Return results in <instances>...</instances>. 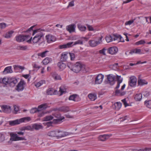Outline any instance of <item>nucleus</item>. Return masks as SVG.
Returning a JSON list of instances; mask_svg holds the SVG:
<instances>
[{
	"label": "nucleus",
	"instance_id": "obj_1",
	"mask_svg": "<svg viewBox=\"0 0 151 151\" xmlns=\"http://www.w3.org/2000/svg\"><path fill=\"white\" fill-rule=\"evenodd\" d=\"M85 41H87V38L85 37H82L80 38V39L78 40L76 42H70L66 44L60 45L59 48L60 49L66 48L70 47L73 46L77 44L82 45L83 44V42Z\"/></svg>",
	"mask_w": 151,
	"mask_h": 151
},
{
	"label": "nucleus",
	"instance_id": "obj_2",
	"mask_svg": "<svg viewBox=\"0 0 151 151\" xmlns=\"http://www.w3.org/2000/svg\"><path fill=\"white\" fill-rule=\"evenodd\" d=\"M32 39V42L34 43H36L41 42L43 40L44 34L40 32V29H37L35 30L33 32L32 35L35 34Z\"/></svg>",
	"mask_w": 151,
	"mask_h": 151
},
{
	"label": "nucleus",
	"instance_id": "obj_3",
	"mask_svg": "<svg viewBox=\"0 0 151 151\" xmlns=\"http://www.w3.org/2000/svg\"><path fill=\"white\" fill-rule=\"evenodd\" d=\"M67 66L71 70L75 73L78 72L81 69V64L78 62L76 63L74 65L71 63H68Z\"/></svg>",
	"mask_w": 151,
	"mask_h": 151
},
{
	"label": "nucleus",
	"instance_id": "obj_4",
	"mask_svg": "<svg viewBox=\"0 0 151 151\" xmlns=\"http://www.w3.org/2000/svg\"><path fill=\"white\" fill-rule=\"evenodd\" d=\"M16 40L19 42H23L24 41H27L28 43L31 42L32 37H30L29 35H20L17 36L15 37Z\"/></svg>",
	"mask_w": 151,
	"mask_h": 151
},
{
	"label": "nucleus",
	"instance_id": "obj_5",
	"mask_svg": "<svg viewBox=\"0 0 151 151\" xmlns=\"http://www.w3.org/2000/svg\"><path fill=\"white\" fill-rule=\"evenodd\" d=\"M10 135L11 137L10 139V141L8 142V143L11 144V143L10 141H17L24 139V137H19L17 134L13 133H11Z\"/></svg>",
	"mask_w": 151,
	"mask_h": 151
},
{
	"label": "nucleus",
	"instance_id": "obj_6",
	"mask_svg": "<svg viewBox=\"0 0 151 151\" xmlns=\"http://www.w3.org/2000/svg\"><path fill=\"white\" fill-rule=\"evenodd\" d=\"M56 137L57 138H59L68 135V133L63 131L57 130H56Z\"/></svg>",
	"mask_w": 151,
	"mask_h": 151
},
{
	"label": "nucleus",
	"instance_id": "obj_7",
	"mask_svg": "<svg viewBox=\"0 0 151 151\" xmlns=\"http://www.w3.org/2000/svg\"><path fill=\"white\" fill-rule=\"evenodd\" d=\"M25 84V82L22 80H21L18 84L16 90L18 91H21L23 90L24 88V85Z\"/></svg>",
	"mask_w": 151,
	"mask_h": 151
},
{
	"label": "nucleus",
	"instance_id": "obj_8",
	"mask_svg": "<svg viewBox=\"0 0 151 151\" xmlns=\"http://www.w3.org/2000/svg\"><path fill=\"white\" fill-rule=\"evenodd\" d=\"M107 83L111 85H113L114 82V80L115 78V76L112 74H110L107 76Z\"/></svg>",
	"mask_w": 151,
	"mask_h": 151
},
{
	"label": "nucleus",
	"instance_id": "obj_9",
	"mask_svg": "<svg viewBox=\"0 0 151 151\" xmlns=\"http://www.w3.org/2000/svg\"><path fill=\"white\" fill-rule=\"evenodd\" d=\"M1 109L2 112L6 113H9L11 112V107L7 105H3L1 106Z\"/></svg>",
	"mask_w": 151,
	"mask_h": 151
},
{
	"label": "nucleus",
	"instance_id": "obj_10",
	"mask_svg": "<svg viewBox=\"0 0 151 151\" xmlns=\"http://www.w3.org/2000/svg\"><path fill=\"white\" fill-rule=\"evenodd\" d=\"M104 76L101 74H99L96 76L95 78V82L96 84H100L102 82Z\"/></svg>",
	"mask_w": 151,
	"mask_h": 151
},
{
	"label": "nucleus",
	"instance_id": "obj_11",
	"mask_svg": "<svg viewBox=\"0 0 151 151\" xmlns=\"http://www.w3.org/2000/svg\"><path fill=\"white\" fill-rule=\"evenodd\" d=\"M101 39V38H100L98 41L93 40H90L88 42L89 44L91 46L95 47L101 43L102 42Z\"/></svg>",
	"mask_w": 151,
	"mask_h": 151
},
{
	"label": "nucleus",
	"instance_id": "obj_12",
	"mask_svg": "<svg viewBox=\"0 0 151 151\" xmlns=\"http://www.w3.org/2000/svg\"><path fill=\"white\" fill-rule=\"evenodd\" d=\"M45 38L47 42L48 43L54 42L56 40L55 37L51 34L47 35Z\"/></svg>",
	"mask_w": 151,
	"mask_h": 151
},
{
	"label": "nucleus",
	"instance_id": "obj_13",
	"mask_svg": "<svg viewBox=\"0 0 151 151\" xmlns=\"http://www.w3.org/2000/svg\"><path fill=\"white\" fill-rule=\"evenodd\" d=\"M69 100L73 101L75 102H78L81 100V98L78 95L74 94L70 96Z\"/></svg>",
	"mask_w": 151,
	"mask_h": 151
},
{
	"label": "nucleus",
	"instance_id": "obj_14",
	"mask_svg": "<svg viewBox=\"0 0 151 151\" xmlns=\"http://www.w3.org/2000/svg\"><path fill=\"white\" fill-rule=\"evenodd\" d=\"M137 79L135 77L132 76L130 78L129 82V86L131 87H134L136 84Z\"/></svg>",
	"mask_w": 151,
	"mask_h": 151
},
{
	"label": "nucleus",
	"instance_id": "obj_15",
	"mask_svg": "<svg viewBox=\"0 0 151 151\" xmlns=\"http://www.w3.org/2000/svg\"><path fill=\"white\" fill-rule=\"evenodd\" d=\"M76 25L74 24H71L68 25L66 27V29L70 33L75 32Z\"/></svg>",
	"mask_w": 151,
	"mask_h": 151
},
{
	"label": "nucleus",
	"instance_id": "obj_16",
	"mask_svg": "<svg viewBox=\"0 0 151 151\" xmlns=\"http://www.w3.org/2000/svg\"><path fill=\"white\" fill-rule=\"evenodd\" d=\"M109 53L111 55L116 54L118 51V48L116 47H112L108 48Z\"/></svg>",
	"mask_w": 151,
	"mask_h": 151
},
{
	"label": "nucleus",
	"instance_id": "obj_17",
	"mask_svg": "<svg viewBox=\"0 0 151 151\" xmlns=\"http://www.w3.org/2000/svg\"><path fill=\"white\" fill-rule=\"evenodd\" d=\"M48 107V104L47 103L39 105L37 107L38 112L44 110Z\"/></svg>",
	"mask_w": 151,
	"mask_h": 151
},
{
	"label": "nucleus",
	"instance_id": "obj_18",
	"mask_svg": "<svg viewBox=\"0 0 151 151\" xmlns=\"http://www.w3.org/2000/svg\"><path fill=\"white\" fill-rule=\"evenodd\" d=\"M111 135L104 134L99 136L98 137L99 139L101 141H104L110 137Z\"/></svg>",
	"mask_w": 151,
	"mask_h": 151
},
{
	"label": "nucleus",
	"instance_id": "obj_19",
	"mask_svg": "<svg viewBox=\"0 0 151 151\" xmlns=\"http://www.w3.org/2000/svg\"><path fill=\"white\" fill-rule=\"evenodd\" d=\"M129 53L132 55L134 53L139 54H144V53H142L141 52V49L137 48H135L131 50L129 52Z\"/></svg>",
	"mask_w": 151,
	"mask_h": 151
},
{
	"label": "nucleus",
	"instance_id": "obj_20",
	"mask_svg": "<svg viewBox=\"0 0 151 151\" xmlns=\"http://www.w3.org/2000/svg\"><path fill=\"white\" fill-rule=\"evenodd\" d=\"M59 92L60 94V95H62L63 93H65L66 92V89L67 87L65 85H62L60 87Z\"/></svg>",
	"mask_w": 151,
	"mask_h": 151
},
{
	"label": "nucleus",
	"instance_id": "obj_21",
	"mask_svg": "<svg viewBox=\"0 0 151 151\" xmlns=\"http://www.w3.org/2000/svg\"><path fill=\"white\" fill-rule=\"evenodd\" d=\"M33 129L36 130H38L40 129H42L43 128V126L41 124L35 123L32 125Z\"/></svg>",
	"mask_w": 151,
	"mask_h": 151
},
{
	"label": "nucleus",
	"instance_id": "obj_22",
	"mask_svg": "<svg viewBox=\"0 0 151 151\" xmlns=\"http://www.w3.org/2000/svg\"><path fill=\"white\" fill-rule=\"evenodd\" d=\"M49 51L48 50H45L44 51L38 53L37 55L38 56L40 57L41 58H44L49 54Z\"/></svg>",
	"mask_w": 151,
	"mask_h": 151
},
{
	"label": "nucleus",
	"instance_id": "obj_23",
	"mask_svg": "<svg viewBox=\"0 0 151 151\" xmlns=\"http://www.w3.org/2000/svg\"><path fill=\"white\" fill-rule=\"evenodd\" d=\"M0 83L6 85L9 83V79L6 77L1 78H0Z\"/></svg>",
	"mask_w": 151,
	"mask_h": 151
},
{
	"label": "nucleus",
	"instance_id": "obj_24",
	"mask_svg": "<svg viewBox=\"0 0 151 151\" xmlns=\"http://www.w3.org/2000/svg\"><path fill=\"white\" fill-rule=\"evenodd\" d=\"M52 115L57 118L56 119H53L52 122V123H56L61 120V119L60 118V115L59 114L55 113L52 114Z\"/></svg>",
	"mask_w": 151,
	"mask_h": 151
},
{
	"label": "nucleus",
	"instance_id": "obj_25",
	"mask_svg": "<svg viewBox=\"0 0 151 151\" xmlns=\"http://www.w3.org/2000/svg\"><path fill=\"white\" fill-rule=\"evenodd\" d=\"M68 56V53L67 52H63L61 55V59L63 61H66Z\"/></svg>",
	"mask_w": 151,
	"mask_h": 151
},
{
	"label": "nucleus",
	"instance_id": "obj_26",
	"mask_svg": "<svg viewBox=\"0 0 151 151\" xmlns=\"http://www.w3.org/2000/svg\"><path fill=\"white\" fill-rule=\"evenodd\" d=\"M21 123L20 119L14 121H9V124L12 126H14L20 124Z\"/></svg>",
	"mask_w": 151,
	"mask_h": 151
},
{
	"label": "nucleus",
	"instance_id": "obj_27",
	"mask_svg": "<svg viewBox=\"0 0 151 151\" xmlns=\"http://www.w3.org/2000/svg\"><path fill=\"white\" fill-rule=\"evenodd\" d=\"M13 72L11 66H8L6 67L3 71L4 74L11 73Z\"/></svg>",
	"mask_w": 151,
	"mask_h": 151
},
{
	"label": "nucleus",
	"instance_id": "obj_28",
	"mask_svg": "<svg viewBox=\"0 0 151 151\" xmlns=\"http://www.w3.org/2000/svg\"><path fill=\"white\" fill-rule=\"evenodd\" d=\"M89 99L92 101H94L97 99L96 95L95 93H90L88 95Z\"/></svg>",
	"mask_w": 151,
	"mask_h": 151
},
{
	"label": "nucleus",
	"instance_id": "obj_29",
	"mask_svg": "<svg viewBox=\"0 0 151 151\" xmlns=\"http://www.w3.org/2000/svg\"><path fill=\"white\" fill-rule=\"evenodd\" d=\"M112 41L113 40H116L118 39H119L120 40L121 42H124V40L122 39V38L120 35H112Z\"/></svg>",
	"mask_w": 151,
	"mask_h": 151
},
{
	"label": "nucleus",
	"instance_id": "obj_30",
	"mask_svg": "<svg viewBox=\"0 0 151 151\" xmlns=\"http://www.w3.org/2000/svg\"><path fill=\"white\" fill-rule=\"evenodd\" d=\"M59 110L65 112H68L70 111L68 107L63 106L59 108Z\"/></svg>",
	"mask_w": 151,
	"mask_h": 151
},
{
	"label": "nucleus",
	"instance_id": "obj_31",
	"mask_svg": "<svg viewBox=\"0 0 151 151\" xmlns=\"http://www.w3.org/2000/svg\"><path fill=\"white\" fill-rule=\"evenodd\" d=\"M58 65L61 70H63L66 67L65 64L62 62H59L58 64Z\"/></svg>",
	"mask_w": 151,
	"mask_h": 151
},
{
	"label": "nucleus",
	"instance_id": "obj_32",
	"mask_svg": "<svg viewBox=\"0 0 151 151\" xmlns=\"http://www.w3.org/2000/svg\"><path fill=\"white\" fill-rule=\"evenodd\" d=\"M52 61V59L51 58L47 57L43 60L42 62L44 65H46L51 62Z\"/></svg>",
	"mask_w": 151,
	"mask_h": 151
},
{
	"label": "nucleus",
	"instance_id": "obj_33",
	"mask_svg": "<svg viewBox=\"0 0 151 151\" xmlns=\"http://www.w3.org/2000/svg\"><path fill=\"white\" fill-rule=\"evenodd\" d=\"M56 130L53 131L49 132L47 134V135L50 137H56Z\"/></svg>",
	"mask_w": 151,
	"mask_h": 151
},
{
	"label": "nucleus",
	"instance_id": "obj_34",
	"mask_svg": "<svg viewBox=\"0 0 151 151\" xmlns=\"http://www.w3.org/2000/svg\"><path fill=\"white\" fill-rule=\"evenodd\" d=\"M142 94L139 93V94H136L134 97V99L136 101H140L142 99Z\"/></svg>",
	"mask_w": 151,
	"mask_h": 151
},
{
	"label": "nucleus",
	"instance_id": "obj_35",
	"mask_svg": "<svg viewBox=\"0 0 151 151\" xmlns=\"http://www.w3.org/2000/svg\"><path fill=\"white\" fill-rule=\"evenodd\" d=\"M53 118V117L51 115L46 116L42 119L43 121H47L51 120Z\"/></svg>",
	"mask_w": 151,
	"mask_h": 151
},
{
	"label": "nucleus",
	"instance_id": "obj_36",
	"mask_svg": "<svg viewBox=\"0 0 151 151\" xmlns=\"http://www.w3.org/2000/svg\"><path fill=\"white\" fill-rule=\"evenodd\" d=\"M145 105L147 108L151 109V100L145 101Z\"/></svg>",
	"mask_w": 151,
	"mask_h": 151
},
{
	"label": "nucleus",
	"instance_id": "obj_37",
	"mask_svg": "<svg viewBox=\"0 0 151 151\" xmlns=\"http://www.w3.org/2000/svg\"><path fill=\"white\" fill-rule=\"evenodd\" d=\"M20 119L21 123L27 122L30 121L31 120V118L30 117L28 116L21 118Z\"/></svg>",
	"mask_w": 151,
	"mask_h": 151
},
{
	"label": "nucleus",
	"instance_id": "obj_38",
	"mask_svg": "<svg viewBox=\"0 0 151 151\" xmlns=\"http://www.w3.org/2000/svg\"><path fill=\"white\" fill-rule=\"evenodd\" d=\"M77 27L81 31H85L86 29V27L80 24H78Z\"/></svg>",
	"mask_w": 151,
	"mask_h": 151
},
{
	"label": "nucleus",
	"instance_id": "obj_39",
	"mask_svg": "<svg viewBox=\"0 0 151 151\" xmlns=\"http://www.w3.org/2000/svg\"><path fill=\"white\" fill-rule=\"evenodd\" d=\"M138 83L139 85L143 86L145 84H147V82L145 80L140 79L138 80Z\"/></svg>",
	"mask_w": 151,
	"mask_h": 151
},
{
	"label": "nucleus",
	"instance_id": "obj_40",
	"mask_svg": "<svg viewBox=\"0 0 151 151\" xmlns=\"http://www.w3.org/2000/svg\"><path fill=\"white\" fill-rule=\"evenodd\" d=\"M14 32V31H9L6 34L4 37L7 38H10L12 37V34Z\"/></svg>",
	"mask_w": 151,
	"mask_h": 151
},
{
	"label": "nucleus",
	"instance_id": "obj_41",
	"mask_svg": "<svg viewBox=\"0 0 151 151\" xmlns=\"http://www.w3.org/2000/svg\"><path fill=\"white\" fill-rule=\"evenodd\" d=\"M122 103L120 102H117L114 104L115 109L116 110H119L122 106Z\"/></svg>",
	"mask_w": 151,
	"mask_h": 151
},
{
	"label": "nucleus",
	"instance_id": "obj_42",
	"mask_svg": "<svg viewBox=\"0 0 151 151\" xmlns=\"http://www.w3.org/2000/svg\"><path fill=\"white\" fill-rule=\"evenodd\" d=\"M45 83V81L44 80H42L38 82H37L35 84V86L37 87H39L41 86L43 83Z\"/></svg>",
	"mask_w": 151,
	"mask_h": 151
},
{
	"label": "nucleus",
	"instance_id": "obj_43",
	"mask_svg": "<svg viewBox=\"0 0 151 151\" xmlns=\"http://www.w3.org/2000/svg\"><path fill=\"white\" fill-rule=\"evenodd\" d=\"M81 70H82L83 72H86L88 71V68L84 65L81 64Z\"/></svg>",
	"mask_w": 151,
	"mask_h": 151
},
{
	"label": "nucleus",
	"instance_id": "obj_44",
	"mask_svg": "<svg viewBox=\"0 0 151 151\" xmlns=\"http://www.w3.org/2000/svg\"><path fill=\"white\" fill-rule=\"evenodd\" d=\"M17 49L19 50H25L27 49V46H19L17 47Z\"/></svg>",
	"mask_w": 151,
	"mask_h": 151
},
{
	"label": "nucleus",
	"instance_id": "obj_45",
	"mask_svg": "<svg viewBox=\"0 0 151 151\" xmlns=\"http://www.w3.org/2000/svg\"><path fill=\"white\" fill-rule=\"evenodd\" d=\"M53 78L56 80H61V78L60 75L56 73H54L52 75Z\"/></svg>",
	"mask_w": 151,
	"mask_h": 151
},
{
	"label": "nucleus",
	"instance_id": "obj_46",
	"mask_svg": "<svg viewBox=\"0 0 151 151\" xmlns=\"http://www.w3.org/2000/svg\"><path fill=\"white\" fill-rule=\"evenodd\" d=\"M14 111H13V112L14 114H16L18 113L19 111V108L18 106L16 105H14Z\"/></svg>",
	"mask_w": 151,
	"mask_h": 151
},
{
	"label": "nucleus",
	"instance_id": "obj_47",
	"mask_svg": "<svg viewBox=\"0 0 151 151\" xmlns=\"http://www.w3.org/2000/svg\"><path fill=\"white\" fill-rule=\"evenodd\" d=\"M106 42L108 43L112 41V35H109L106 36Z\"/></svg>",
	"mask_w": 151,
	"mask_h": 151
},
{
	"label": "nucleus",
	"instance_id": "obj_48",
	"mask_svg": "<svg viewBox=\"0 0 151 151\" xmlns=\"http://www.w3.org/2000/svg\"><path fill=\"white\" fill-rule=\"evenodd\" d=\"M145 43V42L143 40H141L135 43V45H143Z\"/></svg>",
	"mask_w": 151,
	"mask_h": 151
},
{
	"label": "nucleus",
	"instance_id": "obj_49",
	"mask_svg": "<svg viewBox=\"0 0 151 151\" xmlns=\"http://www.w3.org/2000/svg\"><path fill=\"white\" fill-rule=\"evenodd\" d=\"M32 129V127L29 126H27L26 127H22L21 129V130H31Z\"/></svg>",
	"mask_w": 151,
	"mask_h": 151
},
{
	"label": "nucleus",
	"instance_id": "obj_50",
	"mask_svg": "<svg viewBox=\"0 0 151 151\" xmlns=\"http://www.w3.org/2000/svg\"><path fill=\"white\" fill-rule=\"evenodd\" d=\"M5 140V135L2 133H0V142H3Z\"/></svg>",
	"mask_w": 151,
	"mask_h": 151
},
{
	"label": "nucleus",
	"instance_id": "obj_51",
	"mask_svg": "<svg viewBox=\"0 0 151 151\" xmlns=\"http://www.w3.org/2000/svg\"><path fill=\"white\" fill-rule=\"evenodd\" d=\"M150 17H142L141 19L142 23H143L145 21H146V22H147L148 24L149 23L148 19H149Z\"/></svg>",
	"mask_w": 151,
	"mask_h": 151
},
{
	"label": "nucleus",
	"instance_id": "obj_52",
	"mask_svg": "<svg viewBox=\"0 0 151 151\" xmlns=\"http://www.w3.org/2000/svg\"><path fill=\"white\" fill-rule=\"evenodd\" d=\"M17 82V80L14 78H11L9 79V83H13L16 84Z\"/></svg>",
	"mask_w": 151,
	"mask_h": 151
},
{
	"label": "nucleus",
	"instance_id": "obj_53",
	"mask_svg": "<svg viewBox=\"0 0 151 151\" xmlns=\"http://www.w3.org/2000/svg\"><path fill=\"white\" fill-rule=\"evenodd\" d=\"M142 94L144 96L147 97L150 95V93L147 91H145L142 92Z\"/></svg>",
	"mask_w": 151,
	"mask_h": 151
},
{
	"label": "nucleus",
	"instance_id": "obj_54",
	"mask_svg": "<svg viewBox=\"0 0 151 151\" xmlns=\"http://www.w3.org/2000/svg\"><path fill=\"white\" fill-rule=\"evenodd\" d=\"M53 90L52 88H49L48 89L47 91V93L48 95H53Z\"/></svg>",
	"mask_w": 151,
	"mask_h": 151
},
{
	"label": "nucleus",
	"instance_id": "obj_55",
	"mask_svg": "<svg viewBox=\"0 0 151 151\" xmlns=\"http://www.w3.org/2000/svg\"><path fill=\"white\" fill-rule=\"evenodd\" d=\"M69 55L70 57V60H74L75 58V54L72 53H68V56Z\"/></svg>",
	"mask_w": 151,
	"mask_h": 151
},
{
	"label": "nucleus",
	"instance_id": "obj_56",
	"mask_svg": "<svg viewBox=\"0 0 151 151\" xmlns=\"http://www.w3.org/2000/svg\"><path fill=\"white\" fill-rule=\"evenodd\" d=\"M30 112L32 114L38 112L37 108H33L31 109L30 111Z\"/></svg>",
	"mask_w": 151,
	"mask_h": 151
},
{
	"label": "nucleus",
	"instance_id": "obj_57",
	"mask_svg": "<svg viewBox=\"0 0 151 151\" xmlns=\"http://www.w3.org/2000/svg\"><path fill=\"white\" fill-rule=\"evenodd\" d=\"M118 63H115L112 65V69L114 70H117L118 68Z\"/></svg>",
	"mask_w": 151,
	"mask_h": 151
},
{
	"label": "nucleus",
	"instance_id": "obj_58",
	"mask_svg": "<svg viewBox=\"0 0 151 151\" xmlns=\"http://www.w3.org/2000/svg\"><path fill=\"white\" fill-rule=\"evenodd\" d=\"M116 77L118 82L121 83L123 79L121 78V76H117Z\"/></svg>",
	"mask_w": 151,
	"mask_h": 151
},
{
	"label": "nucleus",
	"instance_id": "obj_59",
	"mask_svg": "<svg viewBox=\"0 0 151 151\" xmlns=\"http://www.w3.org/2000/svg\"><path fill=\"white\" fill-rule=\"evenodd\" d=\"M6 27V24L4 23H0V29H4Z\"/></svg>",
	"mask_w": 151,
	"mask_h": 151
},
{
	"label": "nucleus",
	"instance_id": "obj_60",
	"mask_svg": "<svg viewBox=\"0 0 151 151\" xmlns=\"http://www.w3.org/2000/svg\"><path fill=\"white\" fill-rule=\"evenodd\" d=\"M133 20H134V21H135V22L136 24H137L139 22L142 23V21H140V18L139 17L134 18Z\"/></svg>",
	"mask_w": 151,
	"mask_h": 151
},
{
	"label": "nucleus",
	"instance_id": "obj_61",
	"mask_svg": "<svg viewBox=\"0 0 151 151\" xmlns=\"http://www.w3.org/2000/svg\"><path fill=\"white\" fill-rule=\"evenodd\" d=\"M134 22V20H131L126 22L125 23V25H130Z\"/></svg>",
	"mask_w": 151,
	"mask_h": 151
},
{
	"label": "nucleus",
	"instance_id": "obj_62",
	"mask_svg": "<svg viewBox=\"0 0 151 151\" xmlns=\"http://www.w3.org/2000/svg\"><path fill=\"white\" fill-rule=\"evenodd\" d=\"M106 50V49L105 48H104L101 50H99V52L100 54H103V55H106L105 51Z\"/></svg>",
	"mask_w": 151,
	"mask_h": 151
},
{
	"label": "nucleus",
	"instance_id": "obj_63",
	"mask_svg": "<svg viewBox=\"0 0 151 151\" xmlns=\"http://www.w3.org/2000/svg\"><path fill=\"white\" fill-rule=\"evenodd\" d=\"M151 150V148H146L145 149H140L138 151H149Z\"/></svg>",
	"mask_w": 151,
	"mask_h": 151
},
{
	"label": "nucleus",
	"instance_id": "obj_64",
	"mask_svg": "<svg viewBox=\"0 0 151 151\" xmlns=\"http://www.w3.org/2000/svg\"><path fill=\"white\" fill-rule=\"evenodd\" d=\"M86 26H87V27L88 29L90 31H93L94 29L93 27L92 26L87 24Z\"/></svg>",
	"mask_w": 151,
	"mask_h": 151
}]
</instances>
